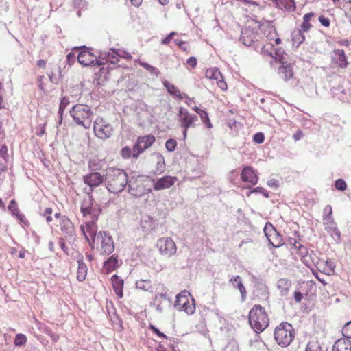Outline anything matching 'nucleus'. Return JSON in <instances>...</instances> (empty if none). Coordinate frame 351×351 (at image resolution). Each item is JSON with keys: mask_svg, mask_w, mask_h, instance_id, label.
<instances>
[{"mask_svg": "<svg viewBox=\"0 0 351 351\" xmlns=\"http://www.w3.org/2000/svg\"><path fill=\"white\" fill-rule=\"evenodd\" d=\"M128 181L126 172L117 168L108 169L104 178L106 189L112 193L121 192L126 186Z\"/></svg>", "mask_w": 351, "mask_h": 351, "instance_id": "nucleus-1", "label": "nucleus"}, {"mask_svg": "<svg viewBox=\"0 0 351 351\" xmlns=\"http://www.w3.org/2000/svg\"><path fill=\"white\" fill-rule=\"evenodd\" d=\"M70 115L77 125L89 129L92 125L93 112L89 106L77 104L70 110Z\"/></svg>", "mask_w": 351, "mask_h": 351, "instance_id": "nucleus-2", "label": "nucleus"}, {"mask_svg": "<svg viewBox=\"0 0 351 351\" xmlns=\"http://www.w3.org/2000/svg\"><path fill=\"white\" fill-rule=\"evenodd\" d=\"M269 319L261 305H254L249 313V322L256 332H263L269 326Z\"/></svg>", "mask_w": 351, "mask_h": 351, "instance_id": "nucleus-3", "label": "nucleus"}, {"mask_svg": "<svg viewBox=\"0 0 351 351\" xmlns=\"http://www.w3.org/2000/svg\"><path fill=\"white\" fill-rule=\"evenodd\" d=\"M274 338L276 343L282 347H287L295 337V330L291 324L282 322L274 330Z\"/></svg>", "mask_w": 351, "mask_h": 351, "instance_id": "nucleus-4", "label": "nucleus"}, {"mask_svg": "<svg viewBox=\"0 0 351 351\" xmlns=\"http://www.w3.org/2000/svg\"><path fill=\"white\" fill-rule=\"evenodd\" d=\"M80 210L86 220L94 219L97 220L101 213L99 206L95 202L93 196L88 195L85 197L81 204Z\"/></svg>", "mask_w": 351, "mask_h": 351, "instance_id": "nucleus-5", "label": "nucleus"}, {"mask_svg": "<svg viewBox=\"0 0 351 351\" xmlns=\"http://www.w3.org/2000/svg\"><path fill=\"white\" fill-rule=\"evenodd\" d=\"M93 130L95 135L99 139L106 140L111 136L113 128L110 123L101 117L94 121Z\"/></svg>", "mask_w": 351, "mask_h": 351, "instance_id": "nucleus-6", "label": "nucleus"}, {"mask_svg": "<svg viewBox=\"0 0 351 351\" xmlns=\"http://www.w3.org/2000/svg\"><path fill=\"white\" fill-rule=\"evenodd\" d=\"M178 115L180 117V125L184 129L182 131L184 139H186L188 129L189 128L195 127L198 117L195 114H190L189 111L183 107L180 108Z\"/></svg>", "mask_w": 351, "mask_h": 351, "instance_id": "nucleus-7", "label": "nucleus"}, {"mask_svg": "<svg viewBox=\"0 0 351 351\" xmlns=\"http://www.w3.org/2000/svg\"><path fill=\"white\" fill-rule=\"evenodd\" d=\"M83 180L87 185L83 191L87 195H90L94 189L99 186L104 182V178L99 172H93L84 176Z\"/></svg>", "mask_w": 351, "mask_h": 351, "instance_id": "nucleus-8", "label": "nucleus"}, {"mask_svg": "<svg viewBox=\"0 0 351 351\" xmlns=\"http://www.w3.org/2000/svg\"><path fill=\"white\" fill-rule=\"evenodd\" d=\"M100 242L99 252L101 254L109 255L114 250L113 239L107 232H99L95 239Z\"/></svg>", "mask_w": 351, "mask_h": 351, "instance_id": "nucleus-9", "label": "nucleus"}, {"mask_svg": "<svg viewBox=\"0 0 351 351\" xmlns=\"http://www.w3.org/2000/svg\"><path fill=\"white\" fill-rule=\"evenodd\" d=\"M80 49L81 51L77 55V60L80 64L85 66L104 64V62L97 60L96 56L88 51L85 46L82 47Z\"/></svg>", "mask_w": 351, "mask_h": 351, "instance_id": "nucleus-10", "label": "nucleus"}, {"mask_svg": "<svg viewBox=\"0 0 351 351\" xmlns=\"http://www.w3.org/2000/svg\"><path fill=\"white\" fill-rule=\"evenodd\" d=\"M157 247L160 254L167 257L173 256L177 251L176 243L170 237H162L158 239Z\"/></svg>", "mask_w": 351, "mask_h": 351, "instance_id": "nucleus-11", "label": "nucleus"}, {"mask_svg": "<svg viewBox=\"0 0 351 351\" xmlns=\"http://www.w3.org/2000/svg\"><path fill=\"white\" fill-rule=\"evenodd\" d=\"M59 226L64 238L69 242H73L75 239V230L72 221L66 215L60 217Z\"/></svg>", "mask_w": 351, "mask_h": 351, "instance_id": "nucleus-12", "label": "nucleus"}, {"mask_svg": "<svg viewBox=\"0 0 351 351\" xmlns=\"http://www.w3.org/2000/svg\"><path fill=\"white\" fill-rule=\"evenodd\" d=\"M155 142V137L147 135L139 137L133 147L132 157L137 158L146 149L149 148Z\"/></svg>", "mask_w": 351, "mask_h": 351, "instance_id": "nucleus-13", "label": "nucleus"}, {"mask_svg": "<svg viewBox=\"0 0 351 351\" xmlns=\"http://www.w3.org/2000/svg\"><path fill=\"white\" fill-rule=\"evenodd\" d=\"M265 234L274 247H279L283 244L282 236L270 223H267L264 228Z\"/></svg>", "mask_w": 351, "mask_h": 351, "instance_id": "nucleus-14", "label": "nucleus"}, {"mask_svg": "<svg viewBox=\"0 0 351 351\" xmlns=\"http://www.w3.org/2000/svg\"><path fill=\"white\" fill-rule=\"evenodd\" d=\"M97 221V220H94V219H90L89 220H86L85 226L82 225L80 227L83 235L90 244V238L93 240V242H95L97 236V226L95 224Z\"/></svg>", "mask_w": 351, "mask_h": 351, "instance_id": "nucleus-15", "label": "nucleus"}, {"mask_svg": "<svg viewBox=\"0 0 351 351\" xmlns=\"http://www.w3.org/2000/svg\"><path fill=\"white\" fill-rule=\"evenodd\" d=\"M331 64L339 69H344L348 66L347 56L343 49H334L331 53Z\"/></svg>", "mask_w": 351, "mask_h": 351, "instance_id": "nucleus-16", "label": "nucleus"}, {"mask_svg": "<svg viewBox=\"0 0 351 351\" xmlns=\"http://www.w3.org/2000/svg\"><path fill=\"white\" fill-rule=\"evenodd\" d=\"M241 178L243 182H247L253 185L258 183V173L252 167H245L241 173Z\"/></svg>", "mask_w": 351, "mask_h": 351, "instance_id": "nucleus-17", "label": "nucleus"}, {"mask_svg": "<svg viewBox=\"0 0 351 351\" xmlns=\"http://www.w3.org/2000/svg\"><path fill=\"white\" fill-rule=\"evenodd\" d=\"M176 177L172 176H163L157 180V181L154 183V189L156 191H160L166 189H169L172 186L176 181L177 180Z\"/></svg>", "mask_w": 351, "mask_h": 351, "instance_id": "nucleus-18", "label": "nucleus"}, {"mask_svg": "<svg viewBox=\"0 0 351 351\" xmlns=\"http://www.w3.org/2000/svg\"><path fill=\"white\" fill-rule=\"evenodd\" d=\"M257 34L252 29L246 28L242 30L240 40L245 46L250 47L257 40Z\"/></svg>", "mask_w": 351, "mask_h": 351, "instance_id": "nucleus-19", "label": "nucleus"}, {"mask_svg": "<svg viewBox=\"0 0 351 351\" xmlns=\"http://www.w3.org/2000/svg\"><path fill=\"white\" fill-rule=\"evenodd\" d=\"M230 282L234 288L237 289L241 295V300L242 301H244L246 298V289L243 284L242 278L240 276L236 275L232 276L230 280Z\"/></svg>", "mask_w": 351, "mask_h": 351, "instance_id": "nucleus-20", "label": "nucleus"}, {"mask_svg": "<svg viewBox=\"0 0 351 351\" xmlns=\"http://www.w3.org/2000/svg\"><path fill=\"white\" fill-rule=\"evenodd\" d=\"M281 64L278 69V73L282 79L288 81L293 77L292 66L286 62Z\"/></svg>", "mask_w": 351, "mask_h": 351, "instance_id": "nucleus-21", "label": "nucleus"}, {"mask_svg": "<svg viewBox=\"0 0 351 351\" xmlns=\"http://www.w3.org/2000/svg\"><path fill=\"white\" fill-rule=\"evenodd\" d=\"M291 285V280L287 278L279 279L276 283V287L280 291V295L282 297H285L289 294Z\"/></svg>", "mask_w": 351, "mask_h": 351, "instance_id": "nucleus-22", "label": "nucleus"}, {"mask_svg": "<svg viewBox=\"0 0 351 351\" xmlns=\"http://www.w3.org/2000/svg\"><path fill=\"white\" fill-rule=\"evenodd\" d=\"M332 351H351V341L343 338L337 340Z\"/></svg>", "mask_w": 351, "mask_h": 351, "instance_id": "nucleus-23", "label": "nucleus"}, {"mask_svg": "<svg viewBox=\"0 0 351 351\" xmlns=\"http://www.w3.org/2000/svg\"><path fill=\"white\" fill-rule=\"evenodd\" d=\"M163 85L171 95H173L179 99L186 98L190 99V97L187 95L182 94L177 87H176L173 84H170L168 81L165 80L163 82Z\"/></svg>", "mask_w": 351, "mask_h": 351, "instance_id": "nucleus-24", "label": "nucleus"}, {"mask_svg": "<svg viewBox=\"0 0 351 351\" xmlns=\"http://www.w3.org/2000/svg\"><path fill=\"white\" fill-rule=\"evenodd\" d=\"M111 280L114 292L119 298H122L123 280L117 274L112 276Z\"/></svg>", "mask_w": 351, "mask_h": 351, "instance_id": "nucleus-25", "label": "nucleus"}, {"mask_svg": "<svg viewBox=\"0 0 351 351\" xmlns=\"http://www.w3.org/2000/svg\"><path fill=\"white\" fill-rule=\"evenodd\" d=\"M190 293L186 291H183L179 293L176 297L175 302V307L180 310L182 306H186V302L189 299Z\"/></svg>", "mask_w": 351, "mask_h": 351, "instance_id": "nucleus-26", "label": "nucleus"}, {"mask_svg": "<svg viewBox=\"0 0 351 351\" xmlns=\"http://www.w3.org/2000/svg\"><path fill=\"white\" fill-rule=\"evenodd\" d=\"M125 52L119 50L111 49L110 51H108L105 55L106 58V61H110L112 63H115L118 61V57H123V53Z\"/></svg>", "mask_w": 351, "mask_h": 351, "instance_id": "nucleus-27", "label": "nucleus"}, {"mask_svg": "<svg viewBox=\"0 0 351 351\" xmlns=\"http://www.w3.org/2000/svg\"><path fill=\"white\" fill-rule=\"evenodd\" d=\"M293 45L298 47L304 40L305 36L302 31L297 29L293 31L291 34Z\"/></svg>", "mask_w": 351, "mask_h": 351, "instance_id": "nucleus-28", "label": "nucleus"}, {"mask_svg": "<svg viewBox=\"0 0 351 351\" xmlns=\"http://www.w3.org/2000/svg\"><path fill=\"white\" fill-rule=\"evenodd\" d=\"M78 269L77 272V279L79 281L85 280L87 274V267L86 263L82 260H78Z\"/></svg>", "mask_w": 351, "mask_h": 351, "instance_id": "nucleus-29", "label": "nucleus"}, {"mask_svg": "<svg viewBox=\"0 0 351 351\" xmlns=\"http://www.w3.org/2000/svg\"><path fill=\"white\" fill-rule=\"evenodd\" d=\"M118 267V260L116 256H111L104 262V269L106 273H109Z\"/></svg>", "mask_w": 351, "mask_h": 351, "instance_id": "nucleus-30", "label": "nucleus"}, {"mask_svg": "<svg viewBox=\"0 0 351 351\" xmlns=\"http://www.w3.org/2000/svg\"><path fill=\"white\" fill-rule=\"evenodd\" d=\"M141 226L144 232H150L154 228V221L151 217L146 216L142 219Z\"/></svg>", "mask_w": 351, "mask_h": 351, "instance_id": "nucleus-31", "label": "nucleus"}, {"mask_svg": "<svg viewBox=\"0 0 351 351\" xmlns=\"http://www.w3.org/2000/svg\"><path fill=\"white\" fill-rule=\"evenodd\" d=\"M136 287L138 289L146 291H152V285L150 280H139L136 282Z\"/></svg>", "mask_w": 351, "mask_h": 351, "instance_id": "nucleus-32", "label": "nucleus"}, {"mask_svg": "<svg viewBox=\"0 0 351 351\" xmlns=\"http://www.w3.org/2000/svg\"><path fill=\"white\" fill-rule=\"evenodd\" d=\"M206 76L208 78L213 79L215 80H219V79L222 77L221 72L217 68H211L207 69L206 71Z\"/></svg>", "mask_w": 351, "mask_h": 351, "instance_id": "nucleus-33", "label": "nucleus"}, {"mask_svg": "<svg viewBox=\"0 0 351 351\" xmlns=\"http://www.w3.org/2000/svg\"><path fill=\"white\" fill-rule=\"evenodd\" d=\"M179 311H183L189 315L193 314L195 311V305L193 299H191V301H189V299L186 302V306H182Z\"/></svg>", "mask_w": 351, "mask_h": 351, "instance_id": "nucleus-34", "label": "nucleus"}, {"mask_svg": "<svg viewBox=\"0 0 351 351\" xmlns=\"http://www.w3.org/2000/svg\"><path fill=\"white\" fill-rule=\"evenodd\" d=\"M332 207L330 205L326 206V207L324 209V216H323V221L324 224L327 225L328 221H333L334 220L332 218Z\"/></svg>", "mask_w": 351, "mask_h": 351, "instance_id": "nucleus-35", "label": "nucleus"}, {"mask_svg": "<svg viewBox=\"0 0 351 351\" xmlns=\"http://www.w3.org/2000/svg\"><path fill=\"white\" fill-rule=\"evenodd\" d=\"M139 64L143 66L145 69H146L147 71L149 72L150 74L158 77L160 74V71L156 67H154L148 63L144 62H140Z\"/></svg>", "mask_w": 351, "mask_h": 351, "instance_id": "nucleus-36", "label": "nucleus"}, {"mask_svg": "<svg viewBox=\"0 0 351 351\" xmlns=\"http://www.w3.org/2000/svg\"><path fill=\"white\" fill-rule=\"evenodd\" d=\"M165 158L162 155L158 154L156 172L159 174H161L165 171Z\"/></svg>", "mask_w": 351, "mask_h": 351, "instance_id": "nucleus-37", "label": "nucleus"}, {"mask_svg": "<svg viewBox=\"0 0 351 351\" xmlns=\"http://www.w3.org/2000/svg\"><path fill=\"white\" fill-rule=\"evenodd\" d=\"M275 59L280 63L285 62L286 56H287L282 48H277L275 49Z\"/></svg>", "mask_w": 351, "mask_h": 351, "instance_id": "nucleus-38", "label": "nucleus"}, {"mask_svg": "<svg viewBox=\"0 0 351 351\" xmlns=\"http://www.w3.org/2000/svg\"><path fill=\"white\" fill-rule=\"evenodd\" d=\"M306 351H322L320 344L316 341H312L308 343L306 347Z\"/></svg>", "mask_w": 351, "mask_h": 351, "instance_id": "nucleus-39", "label": "nucleus"}, {"mask_svg": "<svg viewBox=\"0 0 351 351\" xmlns=\"http://www.w3.org/2000/svg\"><path fill=\"white\" fill-rule=\"evenodd\" d=\"M27 342V337L23 334H17L15 337L14 344L16 346L24 345Z\"/></svg>", "mask_w": 351, "mask_h": 351, "instance_id": "nucleus-40", "label": "nucleus"}, {"mask_svg": "<svg viewBox=\"0 0 351 351\" xmlns=\"http://www.w3.org/2000/svg\"><path fill=\"white\" fill-rule=\"evenodd\" d=\"M342 334L344 339H351V321L345 324L342 329Z\"/></svg>", "mask_w": 351, "mask_h": 351, "instance_id": "nucleus-41", "label": "nucleus"}, {"mask_svg": "<svg viewBox=\"0 0 351 351\" xmlns=\"http://www.w3.org/2000/svg\"><path fill=\"white\" fill-rule=\"evenodd\" d=\"M69 103H70V101L68 97H62L60 101V106H59L58 114H61L62 113H64V111L65 110L66 108L68 106Z\"/></svg>", "mask_w": 351, "mask_h": 351, "instance_id": "nucleus-42", "label": "nucleus"}, {"mask_svg": "<svg viewBox=\"0 0 351 351\" xmlns=\"http://www.w3.org/2000/svg\"><path fill=\"white\" fill-rule=\"evenodd\" d=\"M132 155V149L128 146L123 147L121 150V156L125 159L130 158Z\"/></svg>", "mask_w": 351, "mask_h": 351, "instance_id": "nucleus-43", "label": "nucleus"}, {"mask_svg": "<svg viewBox=\"0 0 351 351\" xmlns=\"http://www.w3.org/2000/svg\"><path fill=\"white\" fill-rule=\"evenodd\" d=\"M177 142L175 139L171 138L166 141L165 147L169 152H173L176 149Z\"/></svg>", "mask_w": 351, "mask_h": 351, "instance_id": "nucleus-44", "label": "nucleus"}, {"mask_svg": "<svg viewBox=\"0 0 351 351\" xmlns=\"http://www.w3.org/2000/svg\"><path fill=\"white\" fill-rule=\"evenodd\" d=\"M199 116L200 117L202 122L204 123L208 128H210L212 127V124L209 119L208 113L205 110L202 112L201 114H199Z\"/></svg>", "mask_w": 351, "mask_h": 351, "instance_id": "nucleus-45", "label": "nucleus"}, {"mask_svg": "<svg viewBox=\"0 0 351 351\" xmlns=\"http://www.w3.org/2000/svg\"><path fill=\"white\" fill-rule=\"evenodd\" d=\"M331 228H330V230H332L330 232V234L332 236H335L337 237V240H340V238H341V232L340 231L338 230L337 226H336V223L333 221H331Z\"/></svg>", "mask_w": 351, "mask_h": 351, "instance_id": "nucleus-46", "label": "nucleus"}, {"mask_svg": "<svg viewBox=\"0 0 351 351\" xmlns=\"http://www.w3.org/2000/svg\"><path fill=\"white\" fill-rule=\"evenodd\" d=\"M335 187L339 191H344L346 189L347 184L343 179H338L335 183Z\"/></svg>", "mask_w": 351, "mask_h": 351, "instance_id": "nucleus-47", "label": "nucleus"}, {"mask_svg": "<svg viewBox=\"0 0 351 351\" xmlns=\"http://www.w3.org/2000/svg\"><path fill=\"white\" fill-rule=\"evenodd\" d=\"M73 5L76 8L84 9L87 7V2L86 0H74Z\"/></svg>", "mask_w": 351, "mask_h": 351, "instance_id": "nucleus-48", "label": "nucleus"}, {"mask_svg": "<svg viewBox=\"0 0 351 351\" xmlns=\"http://www.w3.org/2000/svg\"><path fill=\"white\" fill-rule=\"evenodd\" d=\"M253 140L256 143H263L265 140V136L262 132H257L254 135Z\"/></svg>", "mask_w": 351, "mask_h": 351, "instance_id": "nucleus-49", "label": "nucleus"}, {"mask_svg": "<svg viewBox=\"0 0 351 351\" xmlns=\"http://www.w3.org/2000/svg\"><path fill=\"white\" fill-rule=\"evenodd\" d=\"M318 20L323 26H324V27L330 26V21L328 18H326V17L324 16L323 15H321L319 16Z\"/></svg>", "mask_w": 351, "mask_h": 351, "instance_id": "nucleus-50", "label": "nucleus"}, {"mask_svg": "<svg viewBox=\"0 0 351 351\" xmlns=\"http://www.w3.org/2000/svg\"><path fill=\"white\" fill-rule=\"evenodd\" d=\"M150 330H152L156 335H157L160 337L165 338L167 339V337L162 332H161L156 326L151 324L149 326Z\"/></svg>", "mask_w": 351, "mask_h": 351, "instance_id": "nucleus-51", "label": "nucleus"}, {"mask_svg": "<svg viewBox=\"0 0 351 351\" xmlns=\"http://www.w3.org/2000/svg\"><path fill=\"white\" fill-rule=\"evenodd\" d=\"M251 193H262L265 197H269V193L263 187H256L254 189Z\"/></svg>", "mask_w": 351, "mask_h": 351, "instance_id": "nucleus-52", "label": "nucleus"}, {"mask_svg": "<svg viewBox=\"0 0 351 351\" xmlns=\"http://www.w3.org/2000/svg\"><path fill=\"white\" fill-rule=\"evenodd\" d=\"M0 156L5 159L8 157V147L5 144L0 147Z\"/></svg>", "mask_w": 351, "mask_h": 351, "instance_id": "nucleus-53", "label": "nucleus"}, {"mask_svg": "<svg viewBox=\"0 0 351 351\" xmlns=\"http://www.w3.org/2000/svg\"><path fill=\"white\" fill-rule=\"evenodd\" d=\"M176 34L175 32H171L170 34H169L165 38H163L161 40V44L162 45H167L169 43L171 40L172 39L173 36Z\"/></svg>", "mask_w": 351, "mask_h": 351, "instance_id": "nucleus-54", "label": "nucleus"}, {"mask_svg": "<svg viewBox=\"0 0 351 351\" xmlns=\"http://www.w3.org/2000/svg\"><path fill=\"white\" fill-rule=\"evenodd\" d=\"M298 248V250H299V253H300V254L302 256L304 257V256H307V254H308V250H307L306 247H305L303 245L299 244Z\"/></svg>", "mask_w": 351, "mask_h": 351, "instance_id": "nucleus-55", "label": "nucleus"}, {"mask_svg": "<svg viewBox=\"0 0 351 351\" xmlns=\"http://www.w3.org/2000/svg\"><path fill=\"white\" fill-rule=\"evenodd\" d=\"M311 25L309 23V21H303L302 25H301L300 30H302L303 32H308L309 29H311Z\"/></svg>", "mask_w": 351, "mask_h": 351, "instance_id": "nucleus-56", "label": "nucleus"}, {"mask_svg": "<svg viewBox=\"0 0 351 351\" xmlns=\"http://www.w3.org/2000/svg\"><path fill=\"white\" fill-rule=\"evenodd\" d=\"M303 298V294L300 292L295 291L294 292V300L296 302L300 303Z\"/></svg>", "mask_w": 351, "mask_h": 351, "instance_id": "nucleus-57", "label": "nucleus"}, {"mask_svg": "<svg viewBox=\"0 0 351 351\" xmlns=\"http://www.w3.org/2000/svg\"><path fill=\"white\" fill-rule=\"evenodd\" d=\"M187 64L192 68H195L197 66V59L195 57H190L187 59Z\"/></svg>", "mask_w": 351, "mask_h": 351, "instance_id": "nucleus-58", "label": "nucleus"}, {"mask_svg": "<svg viewBox=\"0 0 351 351\" xmlns=\"http://www.w3.org/2000/svg\"><path fill=\"white\" fill-rule=\"evenodd\" d=\"M65 238H60L58 239V244L60 245L61 249L66 253H67V247H66V243L64 241Z\"/></svg>", "mask_w": 351, "mask_h": 351, "instance_id": "nucleus-59", "label": "nucleus"}, {"mask_svg": "<svg viewBox=\"0 0 351 351\" xmlns=\"http://www.w3.org/2000/svg\"><path fill=\"white\" fill-rule=\"evenodd\" d=\"M8 209L12 211L13 213H15V211H18L16 204L14 200H12L10 202Z\"/></svg>", "mask_w": 351, "mask_h": 351, "instance_id": "nucleus-60", "label": "nucleus"}, {"mask_svg": "<svg viewBox=\"0 0 351 351\" xmlns=\"http://www.w3.org/2000/svg\"><path fill=\"white\" fill-rule=\"evenodd\" d=\"M161 299H165V300H169V298L166 293H159L155 296L154 302H160L161 300Z\"/></svg>", "mask_w": 351, "mask_h": 351, "instance_id": "nucleus-61", "label": "nucleus"}, {"mask_svg": "<svg viewBox=\"0 0 351 351\" xmlns=\"http://www.w3.org/2000/svg\"><path fill=\"white\" fill-rule=\"evenodd\" d=\"M288 242H289L290 245L293 246L295 248H298L299 244H300V243H298L296 239L291 238V237L289 238Z\"/></svg>", "mask_w": 351, "mask_h": 351, "instance_id": "nucleus-62", "label": "nucleus"}, {"mask_svg": "<svg viewBox=\"0 0 351 351\" xmlns=\"http://www.w3.org/2000/svg\"><path fill=\"white\" fill-rule=\"evenodd\" d=\"M217 85L218 86L223 90H226L227 88V85H226V83L223 80H221L219 79V80H217Z\"/></svg>", "mask_w": 351, "mask_h": 351, "instance_id": "nucleus-63", "label": "nucleus"}, {"mask_svg": "<svg viewBox=\"0 0 351 351\" xmlns=\"http://www.w3.org/2000/svg\"><path fill=\"white\" fill-rule=\"evenodd\" d=\"M267 185L271 187H278L279 186V182L276 180L271 179L267 181Z\"/></svg>", "mask_w": 351, "mask_h": 351, "instance_id": "nucleus-64", "label": "nucleus"}]
</instances>
